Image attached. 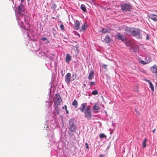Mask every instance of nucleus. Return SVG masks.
I'll return each instance as SVG.
<instances>
[{
    "mask_svg": "<svg viewBox=\"0 0 157 157\" xmlns=\"http://www.w3.org/2000/svg\"><path fill=\"white\" fill-rule=\"evenodd\" d=\"M94 72L93 71H91L88 76V79L89 80H91L94 77Z\"/></svg>",
    "mask_w": 157,
    "mask_h": 157,
    "instance_id": "nucleus-18",
    "label": "nucleus"
},
{
    "mask_svg": "<svg viewBox=\"0 0 157 157\" xmlns=\"http://www.w3.org/2000/svg\"><path fill=\"white\" fill-rule=\"evenodd\" d=\"M29 1V0H27L28 1Z\"/></svg>",
    "mask_w": 157,
    "mask_h": 157,
    "instance_id": "nucleus-50",
    "label": "nucleus"
},
{
    "mask_svg": "<svg viewBox=\"0 0 157 157\" xmlns=\"http://www.w3.org/2000/svg\"><path fill=\"white\" fill-rule=\"evenodd\" d=\"M84 87H86V85L85 84H84Z\"/></svg>",
    "mask_w": 157,
    "mask_h": 157,
    "instance_id": "nucleus-47",
    "label": "nucleus"
},
{
    "mask_svg": "<svg viewBox=\"0 0 157 157\" xmlns=\"http://www.w3.org/2000/svg\"><path fill=\"white\" fill-rule=\"evenodd\" d=\"M131 48L132 49L133 51L134 52L137 51L138 50V46L134 44L133 45V46H132L131 47Z\"/></svg>",
    "mask_w": 157,
    "mask_h": 157,
    "instance_id": "nucleus-19",
    "label": "nucleus"
},
{
    "mask_svg": "<svg viewBox=\"0 0 157 157\" xmlns=\"http://www.w3.org/2000/svg\"><path fill=\"white\" fill-rule=\"evenodd\" d=\"M21 4H22V3L24 2V0H21Z\"/></svg>",
    "mask_w": 157,
    "mask_h": 157,
    "instance_id": "nucleus-43",
    "label": "nucleus"
},
{
    "mask_svg": "<svg viewBox=\"0 0 157 157\" xmlns=\"http://www.w3.org/2000/svg\"><path fill=\"white\" fill-rule=\"evenodd\" d=\"M133 27H128L126 28L124 32L125 36H133Z\"/></svg>",
    "mask_w": 157,
    "mask_h": 157,
    "instance_id": "nucleus-3",
    "label": "nucleus"
},
{
    "mask_svg": "<svg viewBox=\"0 0 157 157\" xmlns=\"http://www.w3.org/2000/svg\"><path fill=\"white\" fill-rule=\"evenodd\" d=\"M93 108L94 110H98L100 109V107L98 106L97 105H95L93 106Z\"/></svg>",
    "mask_w": 157,
    "mask_h": 157,
    "instance_id": "nucleus-26",
    "label": "nucleus"
},
{
    "mask_svg": "<svg viewBox=\"0 0 157 157\" xmlns=\"http://www.w3.org/2000/svg\"><path fill=\"white\" fill-rule=\"evenodd\" d=\"M92 0V1L93 2V1H94L95 0Z\"/></svg>",
    "mask_w": 157,
    "mask_h": 157,
    "instance_id": "nucleus-49",
    "label": "nucleus"
},
{
    "mask_svg": "<svg viewBox=\"0 0 157 157\" xmlns=\"http://www.w3.org/2000/svg\"><path fill=\"white\" fill-rule=\"evenodd\" d=\"M117 37L119 40H121L122 41H124L126 40V37L123 35L120 34V33H117Z\"/></svg>",
    "mask_w": 157,
    "mask_h": 157,
    "instance_id": "nucleus-10",
    "label": "nucleus"
},
{
    "mask_svg": "<svg viewBox=\"0 0 157 157\" xmlns=\"http://www.w3.org/2000/svg\"><path fill=\"white\" fill-rule=\"evenodd\" d=\"M102 32L103 34H105L108 33H110V29H106V28H103L102 30L100 31Z\"/></svg>",
    "mask_w": 157,
    "mask_h": 157,
    "instance_id": "nucleus-17",
    "label": "nucleus"
},
{
    "mask_svg": "<svg viewBox=\"0 0 157 157\" xmlns=\"http://www.w3.org/2000/svg\"><path fill=\"white\" fill-rule=\"evenodd\" d=\"M87 28V24L85 23L83 25L81 29H80V31H83L84 32Z\"/></svg>",
    "mask_w": 157,
    "mask_h": 157,
    "instance_id": "nucleus-20",
    "label": "nucleus"
},
{
    "mask_svg": "<svg viewBox=\"0 0 157 157\" xmlns=\"http://www.w3.org/2000/svg\"><path fill=\"white\" fill-rule=\"evenodd\" d=\"M49 41H47V43H49Z\"/></svg>",
    "mask_w": 157,
    "mask_h": 157,
    "instance_id": "nucleus-48",
    "label": "nucleus"
},
{
    "mask_svg": "<svg viewBox=\"0 0 157 157\" xmlns=\"http://www.w3.org/2000/svg\"><path fill=\"white\" fill-rule=\"evenodd\" d=\"M58 105V104H54V108L56 111L57 113L58 114L59 113V105Z\"/></svg>",
    "mask_w": 157,
    "mask_h": 157,
    "instance_id": "nucleus-13",
    "label": "nucleus"
},
{
    "mask_svg": "<svg viewBox=\"0 0 157 157\" xmlns=\"http://www.w3.org/2000/svg\"><path fill=\"white\" fill-rule=\"evenodd\" d=\"M133 33V36H135L138 38H142L141 31L140 29L134 28Z\"/></svg>",
    "mask_w": 157,
    "mask_h": 157,
    "instance_id": "nucleus-4",
    "label": "nucleus"
},
{
    "mask_svg": "<svg viewBox=\"0 0 157 157\" xmlns=\"http://www.w3.org/2000/svg\"><path fill=\"white\" fill-rule=\"evenodd\" d=\"M80 23L79 21L77 20L75 22L73 25V28L75 30H78L80 28Z\"/></svg>",
    "mask_w": 157,
    "mask_h": 157,
    "instance_id": "nucleus-11",
    "label": "nucleus"
},
{
    "mask_svg": "<svg viewBox=\"0 0 157 157\" xmlns=\"http://www.w3.org/2000/svg\"><path fill=\"white\" fill-rule=\"evenodd\" d=\"M145 81L147 82H148L149 83V84L150 83V82H151V81H150L148 79H145Z\"/></svg>",
    "mask_w": 157,
    "mask_h": 157,
    "instance_id": "nucleus-39",
    "label": "nucleus"
},
{
    "mask_svg": "<svg viewBox=\"0 0 157 157\" xmlns=\"http://www.w3.org/2000/svg\"><path fill=\"white\" fill-rule=\"evenodd\" d=\"M85 145L86 146V147L87 149H88L89 148V146H88V144L87 143L85 144Z\"/></svg>",
    "mask_w": 157,
    "mask_h": 157,
    "instance_id": "nucleus-37",
    "label": "nucleus"
},
{
    "mask_svg": "<svg viewBox=\"0 0 157 157\" xmlns=\"http://www.w3.org/2000/svg\"><path fill=\"white\" fill-rule=\"evenodd\" d=\"M71 74L69 73H67L65 76V82L67 84H69L71 82Z\"/></svg>",
    "mask_w": 157,
    "mask_h": 157,
    "instance_id": "nucleus-9",
    "label": "nucleus"
},
{
    "mask_svg": "<svg viewBox=\"0 0 157 157\" xmlns=\"http://www.w3.org/2000/svg\"><path fill=\"white\" fill-rule=\"evenodd\" d=\"M60 27L62 31H63L64 30V25H63L61 24L60 25Z\"/></svg>",
    "mask_w": 157,
    "mask_h": 157,
    "instance_id": "nucleus-31",
    "label": "nucleus"
},
{
    "mask_svg": "<svg viewBox=\"0 0 157 157\" xmlns=\"http://www.w3.org/2000/svg\"><path fill=\"white\" fill-rule=\"evenodd\" d=\"M151 71L155 74H156V76H157V67L155 65L151 67L150 68Z\"/></svg>",
    "mask_w": 157,
    "mask_h": 157,
    "instance_id": "nucleus-12",
    "label": "nucleus"
},
{
    "mask_svg": "<svg viewBox=\"0 0 157 157\" xmlns=\"http://www.w3.org/2000/svg\"><path fill=\"white\" fill-rule=\"evenodd\" d=\"M94 82H90V85L91 86L92 85H93L94 84Z\"/></svg>",
    "mask_w": 157,
    "mask_h": 157,
    "instance_id": "nucleus-36",
    "label": "nucleus"
},
{
    "mask_svg": "<svg viewBox=\"0 0 157 157\" xmlns=\"http://www.w3.org/2000/svg\"><path fill=\"white\" fill-rule=\"evenodd\" d=\"M17 10L18 13L20 15H23L25 14V9L24 6L22 5V4H21L18 7Z\"/></svg>",
    "mask_w": 157,
    "mask_h": 157,
    "instance_id": "nucleus-7",
    "label": "nucleus"
},
{
    "mask_svg": "<svg viewBox=\"0 0 157 157\" xmlns=\"http://www.w3.org/2000/svg\"><path fill=\"white\" fill-rule=\"evenodd\" d=\"M71 59V57L70 56L69 54H66L65 61L66 63H69Z\"/></svg>",
    "mask_w": 157,
    "mask_h": 157,
    "instance_id": "nucleus-14",
    "label": "nucleus"
},
{
    "mask_svg": "<svg viewBox=\"0 0 157 157\" xmlns=\"http://www.w3.org/2000/svg\"><path fill=\"white\" fill-rule=\"evenodd\" d=\"M82 108L80 109V110L82 112H83L86 108V103H83L81 105Z\"/></svg>",
    "mask_w": 157,
    "mask_h": 157,
    "instance_id": "nucleus-23",
    "label": "nucleus"
},
{
    "mask_svg": "<svg viewBox=\"0 0 157 157\" xmlns=\"http://www.w3.org/2000/svg\"><path fill=\"white\" fill-rule=\"evenodd\" d=\"M149 85L150 86V87L152 91H154V87L153 85L151 82H150Z\"/></svg>",
    "mask_w": 157,
    "mask_h": 157,
    "instance_id": "nucleus-28",
    "label": "nucleus"
},
{
    "mask_svg": "<svg viewBox=\"0 0 157 157\" xmlns=\"http://www.w3.org/2000/svg\"><path fill=\"white\" fill-rule=\"evenodd\" d=\"M155 130V128L153 131L152 132L153 133H154Z\"/></svg>",
    "mask_w": 157,
    "mask_h": 157,
    "instance_id": "nucleus-42",
    "label": "nucleus"
},
{
    "mask_svg": "<svg viewBox=\"0 0 157 157\" xmlns=\"http://www.w3.org/2000/svg\"><path fill=\"white\" fill-rule=\"evenodd\" d=\"M147 36H146V39L147 40H149V37L148 36V34H146Z\"/></svg>",
    "mask_w": 157,
    "mask_h": 157,
    "instance_id": "nucleus-38",
    "label": "nucleus"
},
{
    "mask_svg": "<svg viewBox=\"0 0 157 157\" xmlns=\"http://www.w3.org/2000/svg\"><path fill=\"white\" fill-rule=\"evenodd\" d=\"M149 17L154 21L157 22V15L153 14H150L149 16Z\"/></svg>",
    "mask_w": 157,
    "mask_h": 157,
    "instance_id": "nucleus-15",
    "label": "nucleus"
},
{
    "mask_svg": "<svg viewBox=\"0 0 157 157\" xmlns=\"http://www.w3.org/2000/svg\"><path fill=\"white\" fill-rule=\"evenodd\" d=\"M103 67L105 69H107L106 67L107 66V65H105V64H103Z\"/></svg>",
    "mask_w": 157,
    "mask_h": 157,
    "instance_id": "nucleus-35",
    "label": "nucleus"
},
{
    "mask_svg": "<svg viewBox=\"0 0 157 157\" xmlns=\"http://www.w3.org/2000/svg\"><path fill=\"white\" fill-rule=\"evenodd\" d=\"M48 15H46V20H47V19H48Z\"/></svg>",
    "mask_w": 157,
    "mask_h": 157,
    "instance_id": "nucleus-45",
    "label": "nucleus"
},
{
    "mask_svg": "<svg viewBox=\"0 0 157 157\" xmlns=\"http://www.w3.org/2000/svg\"><path fill=\"white\" fill-rule=\"evenodd\" d=\"M135 43V41L133 39H129L126 40L125 44L127 46L131 47Z\"/></svg>",
    "mask_w": 157,
    "mask_h": 157,
    "instance_id": "nucleus-8",
    "label": "nucleus"
},
{
    "mask_svg": "<svg viewBox=\"0 0 157 157\" xmlns=\"http://www.w3.org/2000/svg\"><path fill=\"white\" fill-rule=\"evenodd\" d=\"M85 117L88 119H90L91 117V114L90 108L89 107H86L85 110Z\"/></svg>",
    "mask_w": 157,
    "mask_h": 157,
    "instance_id": "nucleus-6",
    "label": "nucleus"
},
{
    "mask_svg": "<svg viewBox=\"0 0 157 157\" xmlns=\"http://www.w3.org/2000/svg\"><path fill=\"white\" fill-rule=\"evenodd\" d=\"M98 94V90H95L93 91L92 92V94L93 95H96Z\"/></svg>",
    "mask_w": 157,
    "mask_h": 157,
    "instance_id": "nucleus-30",
    "label": "nucleus"
},
{
    "mask_svg": "<svg viewBox=\"0 0 157 157\" xmlns=\"http://www.w3.org/2000/svg\"><path fill=\"white\" fill-rule=\"evenodd\" d=\"M111 39L109 37L108 35L105 36V38L104 39V42H105V43L108 44L109 43Z\"/></svg>",
    "mask_w": 157,
    "mask_h": 157,
    "instance_id": "nucleus-16",
    "label": "nucleus"
},
{
    "mask_svg": "<svg viewBox=\"0 0 157 157\" xmlns=\"http://www.w3.org/2000/svg\"><path fill=\"white\" fill-rule=\"evenodd\" d=\"M99 157H103V155H101L99 156Z\"/></svg>",
    "mask_w": 157,
    "mask_h": 157,
    "instance_id": "nucleus-40",
    "label": "nucleus"
},
{
    "mask_svg": "<svg viewBox=\"0 0 157 157\" xmlns=\"http://www.w3.org/2000/svg\"><path fill=\"white\" fill-rule=\"evenodd\" d=\"M62 108L63 109H65V106H63Z\"/></svg>",
    "mask_w": 157,
    "mask_h": 157,
    "instance_id": "nucleus-46",
    "label": "nucleus"
},
{
    "mask_svg": "<svg viewBox=\"0 0 157 157\" xmlns=\"http://www.w3.org/2000/svg\"><path fill=\"white\" fill-rule=\"evenodd\" d=\"M51 17H52V18L53 19H54L55 18V17H52V16Z\"/></svg>",
    "mask_w": 157,
    "mask_h": 157,
    "instance_id": "nucleus-44",
    "label": "nucleus"
},
{
    "mask_svg": "<svg viewBox=\"0 0 157 157\" xmlns=\"http://www.w3.org/2000/svg\"><path fill=\"white\" fill-rule=\"evenodd\" d=\"M62 99L60 97V95L58 94H56L54 97V103L60 105Z\"/></svg>",
    "mask_w": 157,
    "mask_h": 157,
    "instance_id": "nucleus-5",
    "label": "nucleus"
},
{
    "mask_svg": "<svg viewBox=\"0 0 157 157\" xmlns=\"http://www.w3.org/2000/svg\"><path fill=\"white\" fill-rule=\"evenodd\" d=\"M56 6L57 5L55 3H52L50 5V8L54 11Z\"/></svg>",
    "mask_w": 157,
    "mask_h": 157,
    "instance_id": "nucleus-22",
    "label": "nucleus"
},
{
    "mask_svg": "<svg viewBox=\"0 0 157 157\" xmlns=\"http://www.w3.org/2000/svg\"><path fill=\"white\" fill-rule=\"evenodd\" d=\"M81 9L84 12H86V11L85 6L84 5L82 4L81 5Z\"/></svg>",
    "mask_w": 157,
    "mask_h": 157,
    "instance_id": "nucleus-25",
    "label": "nucleus"
},
{
    "mask_svg": "<svg viewBox=\"0 0 157 157\" xmlns=\"http://www.w3.org/2000/svg\"><path fill=\"white\" fill-rule=\"evenodd\" d=\"M147 141V140L146 138H145L144 139L143 142V143H142L143 147V148H144L146 147V144Z\"/></svg>",
    "mask_w": 157,
    "mask_h": 157,
    "instance_id": "nucleus-24",
    "label": "nucleus"
},
{
    "mask_svg": "<svg viewBox=\"0 0 157 157\" xmlns=\"http://www.w3.org/2000/svg\"><path fill=\"white\" fill-rule=\"evenodd\" d=\"M65 109L66 110V113L67 114L69 113V112L67 110V106L66 105H65Z\"/></svg>",
    "mask_w": 157,
    "mask_h": 157,
    "instance_id": "nucleus-34",
    "label": "nucleus"
},
{
    "mask_svg": "<svg viewBox=\"0 0 157 157\" xmlns=\"http://www.w3.org/2000/svg\"><path fill=\"white\" fill-rule=\"evenodd\" d=\"M99 137L101 139L106 137V136L103 133H101L99 135Z\"/></svg>",
    "mask_w": 157,
    "mask_h": 157,
    "instance_id": "nucleus-29",
    "label": "nucleus"
},
{
    "mask_svg": "<svg viewBox=\"0 0 157 157\" xmlns=\"http://www.w3.org/2000/svg\"><path fill=\"white\" fill-rule=\"evenodd\" d=\"M68 133L70 136H72L73 135L72 134H71V133H69V132Z\"/></svg>",
    "mask_w": 157,
    "mask_h": 157,
    "instance_id": "nucleus-41",
    "label": "nucleus"
},
{
    "mask_svg": "<svg viewBox=\"0 0 157 157\" xmlns=\"http://www.w3.org/2000/svg\"><path fill=\"white\" fill-rule=\"evenodd\" d=\"M78 105V103L77 101L75 99L72 103V105L74 106L75 108H77Z\"/></svg>",
    "mask_w": 157,
    "mask_h": 157,
    "instance_id": "nucleus-21",
    "label": "nucleus"
},
{
    "mask_svg": "<svg viewBox=\"0 0 157 157\" xmlns=\"http://www.w3.org/2000/svg\"><path fill=\"white\" fill-rule=\"evenodd\" d=\"M139 62L141 63L142 64H143V65H145V64H147V62H145L143 60L141 59H140L139 60Z\"/></svg>",
    "mask_w": 157,
    "mask_h": 157,
    "instance_id": "nucleus-27",
    "label": "nucleus"
},
{
    "mask_svg": "<svg viewBox=\"0 0 157 157\" xmlns=\"http://www.w3.org/2000/svg\"><path fill=\"white\" fill-rule=\"evenodd\" d=\"M121 9L123 11L127 12L131 11L132 6L130 3H124L121 5Z\"/></svg>",
    "mask_w": 157,
    "mask_h": 157,
    "instance_id": "nucleus-1",
    "label": "nucleus"
},
{
    "mask_svg": "<svg viewBox=\"0 0 157 157\" xmlns=\"http://www.w3.org/2000/svg\"><path fill=\"white\" fill-rule=\"evenodd\" d=\"M41 40L43 41H45L47 40L46 38L43 37L41 38Z\"/></svg>",
    "mask_w": 157,
    "mask_h": 157,
    "instance_id": "nucleus-33",
    "label": "nucleus"
},
{
    "mask_svg": "<svg viewBox=\"0 0 157 157\" xmlns=\"http://www.w3.org/2000/svg\"><path fill=\"white\" fill-rule=\"evenodd\" d=\"M76 75L75 74L72 75V77L73 78L72 79V80H74L76 78Z\"/></svg>",
    "mask_w": 157,
    "mask_h": 157,
    "instance_id": "nucleus-32",
    "label": "nucleus"
},
{
    "mask_svg": "<svg viewBox=\"0 0 157 157\" xmlns=\"http://www.w3.org/2000/svg\"><path fill=\"white\" fill-rule=\"evenodd\" d=\"M68 128L71 132H75L77 128V126L75 125L72 119H70L69 121Z\"/></svg>",
    "mask_w": 157,
    "mask_h": 157,
    "instance_id": "nucleus-2",
    "label": "nucleus"
}]
</instances>
